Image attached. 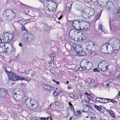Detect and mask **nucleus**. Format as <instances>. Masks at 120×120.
<instances>
[{
  "label": "nucleus",
  "mask_w": 120,
  "mask_h": 120,
  "mask_svg": "<svg viewBox=\"0 0 120 120\" xmlns=\"http://www.w3.org/2000/svg\"><path fill=\"white\" fill-rule=\"evenodd\" d=\"M80 98L82 100L81 102L83 104V102H84L87 98L86 96L84 95L81 96Z\"/></svg>",
  "instance_id": "30"
},
{
  "label": "nucleus",
  "mask_w": 120,
  "mask_h": 120,
  "mask_svg": "<svg viewBox=\"0 0 120 120\" xmlns=\"http://www.w3.org/2000/svg\"><path fill=\"white\" fill-rule=\"evenodd\" d=\"M50 118L49 117H47L46 118L41 117L40 119L41 120H48Z\"/></svg>",
  "instance_id": "44"
},
{
  "label": "nucleus",
  "mask_w": 120,
  "mask_h": 120,
  "mask_svg": "<svg viewBox=\"0 0 120 120\" xmlns=\"http://www.w3.org/2000/svg\"><path fill=\"white\" fill-rule=\"evenodd\" d=\"M108 46V53L109 54H112L113 52L114 53H116L117 52L114 50L113 47L110 44H107V46Z\"/></svg>",
  "instance_id": "10"
},
{
  "label": "nucleus",
  "mask_w": 120,
  "mask_h": 120,
  "mask_svg": "<svg viewBox=\"0 0 120 120\" xmlns=\"http://www.w3.org/2000/svg\"><path fill=\"white\" fill-rule=\"evenodd\" d=\"M77 113L78 115L80 116L81 115L82 113L79 110H77Z\"/></svg>",
  "instance_id": "52"
},
{
  "label": "nucleus",
  "mask_w": 120,
  "mask_h": 120,
  "mask_svg": "<svg viewBox=\"0 0 120 120\" xmlns=\"http://www.w3.org/2000/svg\"><path fill=\"white\" fill-rule=\"evenodd\" d=\"M42 3H43V4H44V5H46V6L47 7H48L49 6H48V4H46V5L45 4V3H46V2H48V0H45V1L44 2H43V3L41 1V0H39Z\"/></svg>",
  "instance_id": "46"
},
{
  "label": "nucleus",
  "mask_w": 120,
  "mask_h": 120,
  "mask_svg": "<svg viewBox=\"0 0 120 120\" xmlns=\"http://www.w3.org/2000/svg\"><path fill=\"white\" fill-rule=\"evenodd\" d=\"M8 36L9 37H10V38L11 39H10V40L11 39L13 38L14 35L13 34H11L10 35H8Z\"/></svg>",
  "instance_id": "49"
},
{
  "label": "nucleus",
  "mask_w": 120,
  "mask_h": 120,
  "mask_svg": "<svg viewBox=\"0 0 120 120\" xmlns=\"http://www.w3.org/2000/svg\"><path fill=\"white\" fill-rule=\"evenodd\" d=\"M97 0H84L86 2H89L91 1L93 2H97Z\"/></svg>",
  "instance_id": "42"
},
{
  "label": "nucleus",
  "mask_w": 120,
  "mask_h": 120,
  "mask_svg": "<svg viewBox=\"0 0 120 120\" xmlns=\"http://www.w3.org/2000/svg\"><path fill=\"white\" fill-rule=\"evenodd\" d=\"M16 94H17L19 95H20L22 96H23L24 95L23 91L22 90H19L17 92Z\"/></svg>",
  "instance_id": "33"
},
{
  "label": "nucleus",
  "mask_w": 120,
  "mask_h": 120,
  "mask_svg": "<svg viewBox=\"0 0 120 120\" xmlns=\"http://www.w3.org/2000/svg\"><path fill=\"white\" fill-rule=\"evenodd\" d=\"M21 29L23 31H25L26 32L25 33H28V30L25 28L24 26H22L21 27Z\"/></svg>",
  "instance_id": "36"
},
{
  "label": "nucleus",
  "mask_w": 120,
  "mask_h": 120,
  "mask_svg": "<svg viewBox=\"0 0 120 120\" xmlns=\"http://www.w3.org/2000/svg\"><path fill=\"white\" fill-rule=\"evenodd\" d=\"M48 10L50 11H53L56 9L55 8H53V7H49L48 8Z\"/></svg>",
  "instance_id": "41"
},
{
  "label": "nucleus",
  "mask_w": 120,
  "mask_h": 120,
  "mask_svg": "<svg viewBox=\"0 0 120 120\" xmlns=\"http://www.w3.org/2000/svg\"><path fill=\"white\" fill-rule=\"evenodd\" d=\"M15 16V13H12V14L8 15L7 17H6V19L8 21H11L14 19Z\"/></svg>",
  "instance_id": "17"
},
{
  "label": "nucleus",
  "mask_w": 120,
  "mask_h": 120,
  "mask_svg": "<svg viewBox=\"0 0 120 120\" xmlns=\"http://www.w3.org/2000/svg\"><path fill=\"white\" fill-rule=\"evenodd\" d=\"M3 14L6 17L12 14L14 12L11 10L6 9L3 12Z\"/></svg>",
  "instance_id": "14"
},
{
  "label": "nucleus",
  "mask_w": 120,
  "mask_h": 120,
  "mask_svg": "<svg viewBox=\"0 0 120 120\" xmlns=\"http://www.w3.org/2000/svg\"><path fill=\"white\" fill-rule=\"evenodd\" d=\"M19 46L20 47H22V44L21 42H20L19 43Z\"/></svg>",
  "instance_id": "64"
},
{
  "label": "nucleus",
  "mask_w": 120,
  "mask_h": 120,
  "mask_svg": "<svg viewBox=\"0 0 120 120\" xmlns=\"http://www.w3.org/2000/svg\"><path fill=\"white\" fill-rule=\"evenodd\" d=\"M5 72L8 74V76L9 75H10V74H11V73H12V72L11 71H8V70H7V69H5Z\"/></svg>",
  "instance_id": "45"
},
{
  "label": "nucleus",
  "mask_w": 120,
  "mask_h": 120,
  "mask_svg": "<svg viewBox=\"0 0 120 120\" xmlns=\"http://www.w3.org/2000/svg\"><path fill=\"white\" fill-rule=\"evenodd\" d=\"M10 37H9L7 36H4L3 37L2 39L1 38H0V40L2 42L4 43H6L9 40V39L10 38Z\"/></svg>",
  "instance_id": "20"
},
{
  "label": "nucleus",
  "mask_w": 120,
  "mask_h": 120,
  "mask_svg": "<svg viewBox=\"0 0 120 120\" xmlns=\"http://www.w3.org/2000/svg\"><path fill=\"white\" fill-rule=\"evenodd\" d=\"M107 46V44H104L102 46L101 50L103 53H108V46Z\"/></svg>",
  "instance_id": "15"
},
{
  "label": "nucleus",
  "mask_w": 120,
  "mask_h": 120,
  "mask_svg": "<svg viewBox=\"0 0 120 120\" xmlns=\"http://www.w3.org/2000/svg\"><path fill=\"white\" fill-rule=\"evenodd\" d=\"M6 90L3 88H0V97H2L6 95Z\"/></svg>",
  "instance_id": "18"
},
{
  "label": "nucleus",
  "mask_w": 120,
  "mask_h": 120,
  "mask_svg": "<svg viewBox=\"0 0 120 120\" xmlns=\"http://www.w3.org/2000/svg\"><path fill=\"white\" fill-rule=\"evenodd\" d=\"M31 120H39L37 117H32Z\"/></svg>",
  "instance_id": "55"
},
{
  "label": "nucleus",
  "mask_w": 120,
  "mask_h": 120,
  "mask_svg": "<svg viewBox=\"0 0 120 120\" xmlns=\"http://www.w3.org/2000/svg\"><path fill=\"white\" fill-rule=\"evenodd\" d=\"M87 9H83L82 10V16L84 18L86 19H87L90 18L89 15H88V12H86V11H87Z\"/></svg>",
  "instance_id": "13"
},
{
  "label": "nucleus",
  "mask_w": 120,
  "mask_h": 120,
  "mask_svg": "<svg viewBox=\"0 0 120 120\" xmlns=\"http://www.w3.org/2000/svg\"><path fill=\"white\" fill-rule=\"evenodd\" d=\"M43 87L46 90L48 91H50L53 88L52 87L48 85L43 84Z\"/></svg>",
  "instance_id": "22"
},
{
  "label": "nucleus",
  "mask_w": 120,
  "mask_h": 120,
  "mask_svg": "<svg viewBox=\"0 0 120 120\" xmlns=\"http://www.w3.org/2000/svg\"><path fill=\"white\" fill-rule=\"evenodd\" d=\"M43 28L44 31H47L48 30V26L46 24H44Z\"/></svg>",
  "instance_id": "31"
},
{
  "label": "nucleus",
  "mask_w": 120,
  "mask_h": 120,
  "mask_svg": "<svg viewBox=\"0 0 120 120\" xmlns=\"http://www.w3.org/2000/svg\"><path fill=\"white\" fill-rule=\"evenodd\" d=\"M58 94V92H57L56 91H54L53 95L54 96L56 97Z\"/></svg>",
  "instance_id": "48"
},
{
  "label": "nucleus",
  "mask_w": 120,
  "mask_h": 120,
  "mask_svg": "<svg viewBox=\"0 0 120 120\" xmlns=\"http://www.w3.org/2000/svg\"><path fill=\"white\" fill-rule=\"evenodd\" d=\"M23 37L25 41L28 43L31 42L34 38V36L29 33H24Z\"/></svg>",
  "instance_id": "5"
},
{
  "label": "nucleus",
  "mask_w": 120,
  "mask_h": 120,
  "mask_svg": "<svg viewBox=\"0 0 120 120\" xmlns=\"http://www.w3.org/2000/svg\"><path fill=\"white\" fill-rule=\"evenodd\" d=\"M90 24L89 23H87L85 26L82 28V30L85 31H86L90 28Z\"/></svg>",
  "instance_id": "25"
},
{
  "label": "nucleus",
  "mask_w": 120,
  "mask_h": 120,
  "mask_svg": "<svg viewBox=\"0 0 120 120\" xmlns=\"http://www.w3.org/2000/svg\"><path fill=\"white\" fill-rule=\"evenodd\" d=\"M102 25L101 24H100L99 26V27L100 30H101L102 32L104 33H106V32L102 28Z\"/></svg>",
  "instance_id": "38"
},
{
  "label": "nucleus",
  "mask_w": 120,
  "mask_h": 120,
  "mask_svg": "<svg viewBox=\"0 0 120 120\" xmlns=\"http://www.w3.org/2000/svg\"><path fill=\"white\" fill-rule=\"evenodd\" d=\"M7 44L3 46L1 48H0V50L2 51V52H7V47L6 46Z\"/></svg>",
  "instance_id": "28"
},
{
  "label": "nucleus",
  "mask_w": 120,
  "mask_h": 120,
  "mask_svg": "<svg viewBox=\"0 0 120 120\" xmlns=\"http://www.w3.org/2000/svg\"><path fill=\"white\" fill-rule=\"evenodd\" d=\"M109 65V63L105 61L101 62L98 65L99 69L102 71H105L108 68Z\"/></svg>",
  "instance_id": "4"
},
{
  "label": "nucleus",
  "mask_w": 120,
  "mask_h": 120,
  "mask_svg": "<svg viewBox=\"0 0 120 120\" xmlns=\"http://www.w3.org/2000/svg\"><path fill=\"white\" fill-rule=\"evenodd\" d=\"M93 71L94 72H98L99 71L97 68H95L94 69Z\"/></svg>",
  "instance_id": "61"
},
{
  "label": "nucleus",
  "mask_w": 120,
  "mask_h": 120,
  "mask_svg": "<svg viewBox=\"0 0 120 120\" xmlns=\"http://www.w3.org/2000/svg\"><path fill=\"white\" fill-rule=\"evenodd\" d=\"M98 5L100 7H103L105 6V4L104 3L101 2V0H97Z\"/></svg>",
  "instance_id": "26"
},
{
  "label": "nucleus",
  "mask_w": 120,
  "mask_h": 120,
  "mask_svg": "<svg viewBox=\"0 0 120 120\" xmlns=\"http://www.w3.org/2000/svg\"><path fill=\"white\" fill-rule=\"evenodd\" d=\"M82 35V34H81V35H80L79 36L78 35H76L75 38L73 40H75L77 41H81L83 40Z\"/></svg>",
  "instance_id": "19"
},
{
  "label": "nucleus",
  "mask_w": 120,
  "mask_h": 120,
  "mask_svg": "<svg viewBox=\"0 0 120 120\" xmlns=\"http://www.w3.org/2000/svg\"><path fill=\"white\" fill-rule=\"evenodd\" d=\"M116 78L117 79H120V74L117 75Z\"/></svg>",
  "instance_id": "60"
},
{
  "label": "nucleus",
  "mask_w": 120,
  "mask_h": 120,
  "mask_svg": "<svg viewBox=\"0 0 120 120\" xmlns=\"http://www.w3.org/2000/svg\"><path fill=\"white\" fill-rule=\"evenodd\" d=\"M19 24L22 26H25L26 22L23 19H21L19 20Z\"/></svg>",
  "instance_id": "29"
},
{
  "label": "nucleus",
  "mask_w": 120,
  "mask_h": 120,
  "mask_svg": "<svg viewBox=\"0 0 120 120\" xmlns=\"http://www.w3.org/2000/svg\"><path fill=\"white\" fill-rule=\"evenodd\" d=\"M89 109L88 107H84L82 111L86 113L89 111Z\"/></svg>",
  "instance_id": "35"
},
{
  "label": "nucleus",
  "mask_w": 120,
  "mask_h": 120,
  "mask_svg": "<svg viewBox=\"0 0 120 120\" xmlns=\"http://www.w3.org/2000/svg\"><path fill=\"white\" fill-rule=\"evenodd\" d=\"M76 87L77 88L79 89V86L80 87V86L79 85V84H78L76 85Z\"/></svg>",
  "instance_id": "62"
},
{
  "label": "nucleus",
  "mask_w": 120,
  "mask_h": 120,
  "mask_svg": "<svg viewBox=\"0 0 120 120\" xmlns=\"http://www.w3.org/2000/svg\"><path fill=\"white\" fill-rule=\"evenodd\" d=\"M109 43L113 47L114 50L117 52L120 48V42L119 40L116 38H113L109 40Z\"/></svg>",
  "instance_id": "2"
},
{
  "label": "nucleus",
  "mask_w": 120,
  "mask_h": 120,
  "mask_svg": "<svg viewBox=\"0 0 120 120\" xmlns=\"http://www.w3.org/2000/svg\"><path fill=\"white\" fill-rule=\"evenodd\" d=\"M71 97L74 99H77L78 98L77 97L76 95L71 94Z\"/></svg>",
  "instance_id": "43"
},
{
  "label": "nucleus",
  "mask_w": 120,
  "mask_h": 120,
  "mask_svg": "<svg viewBox=\"0 0 120 120\" xmlns=\"http://www.w3.org/2000/svg\"><path fill=\"white\" fill-rule=\"evenodd\" d=\"M78 33L77 30L74 29L70 30L69 32V36L71 39H74L75 36V34Z\"/></svg>",
  "instance_id": "8"
},
{
  "label": "nucleus",
  "mask_w": 120,
  "mask_h": 120,
  "mask_svg": "<svg viewBox=\"0 0 120 120\" xmlns=\"http://www.w3.org/2000/svg\"><path fill=\"white\" fill-rule=\"evenodd\" d=\"M85 45L86 47V50L89 52H92L96 50L95 45L93 41H87L86 42Z\"/></svg>",
  "instance_id": "3"
},
{
  "label": "nucleus",
  "mask_w": 120,
  "mask_h": 120,
  "mask_svg": "<svg viewBox=\"0 0 120 120\" xmlns=\"http://www.w3.org/2000/svg\"><path fill=\"white\" fill-rule=\"evenodd\" d=\"M78 70L80 71H82L83 70V69L82 67H80L78 69Z\"/></svg>",
  "instance_id": "58"
},
{
  "label": "nucleus",
  "mask_w": 120,
  "mask_h": 120,
  "mask_svg": "<svg viewBox=\"0 0 120 120\" xmlns=\"http://www.w3.org/2000/svg\"><path fill=\"white\" fill-rule=\"evenodd\" d=\"M110 102H112L113 103H114V104H116V103L117 102V101H115L113 100H110Z\"/></svg>",
  "instance_id": "53"
},
{
  "label": "nucleus",
  "mask_w": 120,
  "mask_h": 120,
  "mask_svg": "<svg viewBox=\"0 0 120 120\" xmlns=\"http://www.w3.org/2000/svg\"><path fill=\"white\" fill-rule=\"evenodd\" d=\"M66 6H68L69 7H71V3H70L69 2L68 3L66 4Z\"/></svg>",
  "instance_id": "56"
},
{
  "label": "nucleus",
  "mask_w": 120,
  "mask_h": 120,
  "mask_svg": "<svg viewBox=\"0 0 120 120\" xmlns=\"http://www.w3.org/2000/svg\"><path fill=\"white\" fill-rule=\"evenodd\" d=\"M94 107L98 110L100 111L101 110V108L99 106H98L96 105H94Z\"/></svg>",
  "instance_id": "39"
},
{
  "label": "nucleus",
  "mask_w": 120,
  "mask_h": 120,
  "mask_svg": "<svg viewBox=\"0 0 120 120\" xmlns=\"http://www.w3.org/2000/svg\"><path fill=\"white\" fill-rule=\"evenodd\" d=\"M77 53L78 54L79 56H84L86 54L85 52L82 50L78 51Z\"/></svg>",
  "instance_id": "24"
},
{
  "label": "nucleus",
  "mask_w": 120,
  "mask_h": 120,
  "mask_svg": "<svg viewBox=\"0 0 120 120\" xmlns=\"http://www.w3.org/2000/svg\"><path fill=\"white\" fill-rule=\"evenodd\" d=\"M55 104L56 106L60 107L62 105V104L59 102L56 101L55 102Z\"/></svg>",
  "instance_id": "34"
},
{
  "label": "nucleus",
  "mask_w": 120,
  "mask_h": 120,
  "mask_svg": "<svg viewBox=\"0 0 120 120\" xmlns=\"http://www.w3.org/2000/svg\"><path fill=\"white\" fill-rule=\"evenodd\" d=\"M17 76L16 75L12 72L10 74L8 77L9 79L13 81H16Z\"/></svg>",
  "instance_id": "16"
},
{
  "label": "nucleus",
  "mask_w": 120,
  "mask_h": 120,
  "mask_svg": "<svg viewBox=\"0 0 120 120\" xmlns=\"http://www.w3.org/2000/svg\"><path fill=\"white\" fill-rule=\"evenodd\" d=\"M83 9H85L84 8H83L82 6L81 5H78V8H77V10L79 11H81V12H82V10Z\"/></svg>",
  "instance_id": "32"
},
{
  "label": "nucleus",
  "mask_w": 120,
  "mask_h": 120,
  "mask_svg": "<svg viewBox=\"0 0 120 120\" xmlns=\"http://www.w3.org/2000/svg\"><path fill=\"white\" fill-rule=\"evenodd\" d=\"M96 101L98 102H102V101H101V100H100L101 98H96Z\"/></svg>",
  "instance_id": "50"
},
{
  "label": "nucleus",
  "mask_w": 120,
  "mask_h": 120,
  "mask_svg": "<svg viewBox=\"0 0 120 120\" xmlns=\"http://www.w3.org/2000/svg\"><path fill=\"white\" fill-rule=\"evenodd\" d=\"M101 101H102L103 102H101V103H105V98H101Z\"/></svg>",
  "instance_id": "54"
},
{
  "label": "nucleus",
  "mask_w": 120,
  "mask_h": 120,
  "mask_svg": "<svg viewBox=\"0 0 120 120\" xmlns=\"http://www.w3.org/2000/svg\"><path fill=\"white\" fill-rule=\"evenodd\" d=\"M109 113L112 117H114V114L115 113L113 112L112 111H111L109 112Z\"/></svg>",
  "instance_id": "40"
},
{
  "label": "nucleus",
  "mask_w": 120,
  "mask_h": 120,
  "mask_svg": "<svg viewBox=\"0 0 120 120\" xmlns=\"http://www.w3.org/2000/svg\"><path fill=\"white\" fill-rule=\"evenodd\" d=\"M6 46L7 47V52L12 53H13L15 51V49L14 46L13 44H7Z\"/></svg>",
  "instance_id": "7"
},
{
  "label": "nucleus",
  "mask_w": 120,
  "mask_h": 120,
  "mask_svg": "<svg viewBox=\"0 0 120 120\" xmlns=\"http://www.w3.org/2000/svg\"><path fill=\"white\" fill-rule=\"evenodd\" d=\"M16 81L17 80H26V78H25L24 77H21L20 76H17L16 77Z\"/></svg>",
  "instance_id": "27"
},
{
  "label": "nucleus",
  "mask_w": 120,
  "mask_h": 120,
  "mask_svg": "<svg viewBox=\"0 0 120 120\" xmlns=\"http://www.w3.org/2000/svg\"><path fill=\"white\" fill-rule=\"evenodd\" d=\"M83 22L82 21H80L79 20H71L70 21V23H71L72 24V25L73 27L75 29H76V27H77V25L78 24H79L80 23H82Z\"/></svg>",
  "instance_id": "12"
},
{
  "label": "nucleus",
  "mask_w": 120,
  "mask_h": 120,
  "mask_svg": "<svg viewBox=\"0 0 120 120\" xmlns=\"http://www.w3.org/2000/svg\"><path fill=\"white\" fill-rule=\"evenodd\" d=\"M111 100L110 99H108V98H105V103H106L109 102V101Z\"/></svg>",
  "instance_id": "51"
},
{
  "label": "nucleus",
  "mask_w": 120,
  "mask_h": 120,
  "mask_svg": "<svg viewBox=\"0 0 120 120\" xmlns=\"http://www.w3.org/2000/svg\"><path fill=\"white\" fill-rule=\"evenodd\" d=\"M69 108H71V109L72 110H74V107L73 106H72V105L71 106H69Z\"/></svg>",
  "instance_id": "57"
},
{
  "label": "nucleus",
  "mask_w": 120,
  "mask_h": 120,
  "mask_svg": "<svg viewBox=\"0 0 120 120\" xmlns=\"http://www.w3.org/2000/svg\"><path fill=\"white\" fill-rule=\"evenodd\" d=\"M71 7H69V6H66V8L67 9V10H70Z\"/></svg>",
  "instance_id": "59"
},
{
  "label": "nucleus",
  "mask_w": 120,
  "mask_h": 120,
  "mask_svg": "<svg viewBox=\"0 0 120 120\" xmlns=\"http://www.w3.org/2000/svg\"><path fill=\"white\" fill-rule=\"evenodd\" d=\"M92 66V64L90 62L86 61L85 63L84 66L83 67V68L85 69L88 70L91 68Z\"/></svg>",
  "instance_id": "9"
},
{
  "label": "nucleus",
  "mask_w": 120,
  "mask_h": 120,
  "mask_svg": "<svg viewBox=\"0 0 120 120\" xmlns=\"http://www.w3.org/2000/svg\"><path fill=\"white\" fill-rule=\"evenodd\" d=\"M88 98V100L89 101H90L91 100V99L89 98L88 95L87 96V97Z\"/></svg>",
  "instance_id": "63"
},
{
  "label": "nucleus",
  "mask_w": 120,
  "mask_h": 120,
  "mask_svg": "<svg viewBox=\"0 0 120 120\" xmlns=\"http://www.w3.org/2000/svg\"><path fill=\"white\" fill-rule=\"evenodd\" d=\"M86 81L88 84L90 88H93L96 86V84L94 79L88 78L86 79Z\"/></svg>",
  "instance_id": "6"
},
{
  "label": "nucleus",
  "mask_w": 120,
  "mask_h": 120,
  "mask_svg": "<svg viewBox=\"0 0 120 120\" xmlns=\"http://www.w3.org/2000/svg\"><path fill=\"white\" fill-rule=\"evenodd\" d=\"M114 14L115 15H118L117 17L120 19V8L119 7L116 8L115 10Z\"/></svg>",
  "instance_id": "21"
},
{
  "label": "nucleus",
  "mask_w": 120,
  "mask_h": 120,
  "mask_svg": "<svg viewBox=\"0 0 120 120\" xmlns=\"http://www.w3.org/2000/svg\"><path fill=\"white\" fill-rule=\"evenodd\" d=\"M13 94L14 97L17 101H21L23 99V96L17 94L16 93L13 92Z\"/></svg>",
  "instance_id": "11"
},
{
  "label": "nucleus",
  "mask_w": 120,
  "mask_h": 120,
  "mask_svg": "<svg viewBox=\"0 0 120 120\" xmlns=\"http://www.w3.org/2000/svg\"><path fill=\"white\" fill-rule=\"evenodd\" d=\"M110 21H109V23H110V28L112 29L113 26V24H112L111 23L112 22H111V18H110Z\"/></svg>",
  "instance_id": "47"
},
{
  "label": "nucleus",
  "mask_w": 120,
  "mask_h": 120,
  "mask_svg": "<svg viewBox=\"0 0 120 120\" xmlns=\"http://www.w3.org/2000/svg\"><path fill=\"white\" fill-rule=\"evenodd\" d=\"M54 53H52L50 54V56L52 61L53 60V59L56 58V57L54 55Z\"/></svg>",
  "instance_id": "37"
},
{
  "label": "nucleus",
  "mask_w": 120,
  "mask_h": 120,
  "mask_svg": "<svg viewBox=\"0 0 120 120\" xmlns=\"http://www.w3.org/2000/svg\"><path fill=\"white\" fill-rule=\"evenodd\" d=\"M26 104L28 107L33 109L37 108L38 106V103L36 101L33 99H27L26 101Z\"/></svg>",
  "instance_id": "1"
},
{
  "label": "nucleus",
  "mask_w": 120,
  "mask_h": 120,
  "mask_svg": "<svg viewBox=\"0 0 120 120\" xmlns=\"http://www.w3.org/2000/svg\"><path fill=\"white\" fill-rule=\"evenodd\" d=\"M90 18L94 15V11L92 9H90L88 12Z\"/></svg>",
  "instance_id": "23"
}]
</instances>
